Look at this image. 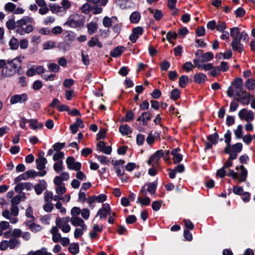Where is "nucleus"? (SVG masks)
I'll use <instances>...</instances> for the list:
<instances>
[{"label": "nucleus", "instance_id": "47", "mask_svg": "<svg viewBox=\"0 0 255 255\" xmlns=\"http://www.w3.org/2000/svg\"><path fill=\"white\" fill-rule=\"evenodd\" d=\"M213 53L212 52L205 53L202 57V60L203 62H208L213 58Z\"/></svg>", "mask_w": 255, "mask_h": 255}, {"label": "nucleus", "instance_id": "30", "mask_svg": "<svg viewBox=\"0 0 255 255\" xmlns=\"http://www.w3.org/2000/svg\"><path fill=\"white\" fill-rule=\"evenodd\" d=\"M125 47L118 46L114 48L110 53V55L113 57H117L121 55L124 51Z\"/></svg>", "mask_w": 255, "mask_h": 255}, {"label": "nucleus", "instance_id": "22", "mask_svg": "<svg viewBox=\"0 0 255 255\" xmlns=\"http://www.w3.org/2000/svg\"><path fill=\"white\" fill-rule=\"evenodd\" d=\"M51 8L53 13H56L60 16H62L66 13L64 8L57 4H54L51 7Z\"/></svg>", "mask_w": 255, "mask_h": 255}, {"label": "nucleus", "instance_id": "26", "mask_svg": "<svg viewBox=\"0 0 255 255\" xmlns=\"http://www.w3.org/2000/svg\"><path fill=\"white\" fill-rule=\"evenodd\" d=\"M114 20L118 21L116 16H112L111 18L105 16L103 19V24L105 27H109L111 26L112 23L115 22Z\"/></svg>", "mask_w": 255, "mask_h": 255}, {"label": "nucleus", "instance_id": "24", "mask_svg": "<svg viewBox=\"0 0 255 255\" xmlns=\"http://www.w3.org/2000/svg\"><path fill=\"white\" fill-rule=\"evenodd\" d=\"M88 45L89 47H94L97 46L99 48H101L103 45L99 40V37L97 35L93 37L88 42Z\"/></svg>", "mask_w": 255, "mask_h": 255}, {"label": "nucleus", "instance_id": "18", "mask_svg": "<svg viewBox=\"0 0 255 255\" xmlns=\"http://www.w3.org/2000/svg\"><path fill=\"white\" fill-rule=\"evenodd\" d=\"M164 155L162 150H159L155 152V153L151 156L150 159L148 160V163L150 164L152 163H158L159 159Z\"/></svg>", "mask_w": 255, "mask_h": 255}, {"label": "nucleus", "instance_id": "4", "mask_svg": "<svg viewBox=\"0 0 255 255\" xmlns=\"http://www.w3.org/2000/svg\"><path fill=\"white\" fill-rule=\"evenodd\" d=\"M243 81L240 78H236L232 85L229 86L227 91V94L229 97H232L235 94L236 96L239 95L243 90Z\"/></svg>", "mask_w": 255, "mask_h": 255}, {"label": "nucleus", "instance_id": "34", "mask_svg": "<svg viewBox=\"0 0 255 255\" xmlns=\"http://www.w3.org/2000/svg\"><path fill=\"white\" fill-rule=\"evenodd\" d=\"M22 198H23V200H24L25 199V195L24 193L22 195H17L15 196L11 200V204L17 205L21 202Z\"/></svg>", "mask_w": 255, "mask_h": 255}, {"label": "nucleus", "instance_id": "27", "mask_svg": "<svg viewBox=\"0 0 255 255\" xmlns=\"http://www.w3.org/2000/svg\"><path fill=\"white\" fill-rule=\"evenodd\" d=\"M28 123H29L30 128L33 130H35L37 128H41L43 127V124L38 123L36 119L28 120Z\"/></svg>", "mask_w": 255, "mask_h": 255}, {"label": "nucleus", "instance_id": "25", "mask_svg": "<svg viewBox=\"0 0 255 255\" xmlns=\"http://www.w3.org/2000/svg\"><path fill=\"white\" fill-rule=\"evenodd\" d=\"M2 216L6 219L9 220L10 223L15 224L17 222L18 219L16 217H12L8 210H5L2 213Z\"/></svg>", "mask_w": 255, "mask_h": 255}, {"label": "nucleus", "instance_id": "29", "mask_svg": "<svg viewBox=\"0 0 255 255\" xmlns=\"http://www.w3.org/2000/svg\"><path fill=\"white\" fill-rule=\"evenodd\" d=\"M29 255H52L51 253L47 252V249L42 248L40 250L36 251H30L28 252Z\"/></svg>", "mask_w": 255, "mask_h": 255}, {"label": "nucleus", "instance_id": "15", "mask_svg": "<svg viewBox=\"0 0 255 255\" xmlns=\"http://www.w3.org/2000/svg\"><path fill=\"white\" fill-rule=\"evenodd\" d=\"M231 46L233 51L242 53L244 50V46L243 44L241 43L240 39H233Z\"/></svg>", "mask_w": 255, "mask_h": 255}, {"label": "nucleus", "instance_id": "60", "mask_svg": "<svg viewBox=\"0 0 255 255\" xmlns=\"http://www.w3.org/2000/svg\"><path fill=\"white\" fill-rule=\"evenodd\" d=\"M180 96V92L177 89H175L173 90L170 94V98L171 99L176 100H177Z\"/></svg>", "mask_w": 255, "mask_h": 255}, {"label": "nucleus", "instance_id": "59", "mask_svg": "<svg viewBox=\"0 0 255 255\" xmlns=\"http://www.w3.org/2000/svg\"><path fill=\"white\" fill-rule=\"evenodd\" d=\"M217 29L220 32H223L226 28V23L224 21H219L216 24Z\"/></svg>", "mask_w": 255, "mask_h": 255}, {"label": "nucleus", "instance_id": "35", "mask_svg": "<svg viewBox=\"0 0 255 255\" xmlns=\"http://www.w3.org/2000/svg\"><path fill=\"white\" fill-rule=\"evenodd\" d=\"M119 130L123 135H127L131 133L130 128L127 125L120 126Z\"/></svg>", "mask_w": 255, "mask_h": 255}, {"label": "nucleus", "instance_id": "17", "mask_svg": "<svg viewBox=\"0 0 255 255\" xmlns=\"http://www.w3.org/2000/svg\"><path fill=\"white\" fill-rule=\"evenodd\" d=\"M152 115L149 112L142 113L141 115L137 118V121H142V125L146 126L148 121L151 120Z\"/></svg>", "mask_w": 255, "mask_h": 255}, {"label": "nucleus", "instance_id": "10", "mask_svg": "<svg viewBox=\"0 0 255 255\" xmlns=\"http://www.w3.org/2000/svg\"><path fill=\"white\" fill-rule=\"evenodd\" d=\"M143 32V29L141 27H136L132 30V33L129 35V38L132 43H135L139 36L141 35Z\"/></svg>", "mask_w": 255, "mask_h": 255}, {"label": "nucleus", "instance_id": "9", "mask_svg": "<svg viewBox=\"0 0 255 255\" xmlns=\"http://www.w3.org/2000/svg\"><path fill=\"white\" fill-rule=\"evenodd\" d=\"M239 117L241 120H245L247 122H251L254 119V114L252 111H248L246 109H243L239 112Z\"/></svg>", "mask_w": 255, "mask_h": 255}, {"label": "nucleus", "instance_id": "62", "mask_svg": "<svg viewBox=\"0 0 255 255\" xmlns=\"http://www.w3.org/2000/svg\"><path fill=\"white\" fill-rule=\"evenodd\" d=\"M120 7L122 9H126L129 6L130 2L126 0H119Z\"/></svg>", "mask_w": 255, "mask_h": 255}, {"label": "nucleus", "instance_id": "31", "mask_svg": "<svg viewBox=\"0 0 255 255\" xmlns=\"http://www.w3.org/2000/svg\"><path fill=\"white\" fill-rule=\"evenodd\" d=\"M225 137V141L227 143V146L225 148V152H228L229 149L230 148L231 144V132L229 130H228L227 132L224 135Z\"/></svg>", "mask_w": 255, "mask_h": 255}, {"label": "nucleus", "instance_id": "7", "mask_svg": "<svg viewBox=\"0 0 255 255\" xmlns=\"http://www.w3.org/2000/svg\"><path fill=\"white\" fill-rule=\"evenodd\" d=\"M28 99L27 94L23 93L21 94H15L12 96L10 99V103L12 105H14L17 103H23L27 101Z\"/></svg>", "mask_w": 255, "mask_h": 255}, {"label": "nucleus", "instance_id": "51", "mask_svg": "<svg viewBox=\"0 0 255 255\" xmlns=\"http://www.w3.org/2000/svg\"><path fill=\"white\" fill-rule=\"evenodd\" d=\"M53 192L51 191H46L44 193V201L45 202H51L53 199Z\"/></svg>", "mask_w": 255, "mask_h": 255}, {"label": "nucleus", "instance_id": "38", "mask_svg": "<svg viewBox=\"0 0 255 255\" xmlns=\"http://www.w3.org/2000/svg\"><path fill=\"white\" fill-rule=\"evenodd\" d=\"M16 7V6L14 3L11 2H9L5 4L4 9L5 11L7 12H14V9H15Z\"/></svg>", "mask_w": 255, "mask_h": 255}, {"label": "nucleus", "instance_id": "1", "mask_svg": "<svg viewBox=\"0 0 255 255\" xmlns=\"http://www.w3.org/2000/svg\"><path fill=\"white\" fill-rule=\"evenodd\" d=\"M23 59V56H18L12 59L7 60L6 65L1 71V76L6 78L13 76L16 74L20 75L21 63Z\"/></svg>", "mask_w": 255, "mask_h": 255}, {"label": "nucleus", "instance_id": "37", "mask_svg": "<svg viewBox=\"0 0 255 255\" xmlns=\"http://www.w3.org/2000/svg\"><path fill=\"white\" fill-rule=\"evenodd\" d=\"M53 169L57 173H59L64 169L63 162L62 160L56 162L53 165Z\"/></svg>", "mask_w": 255, "mask_h": 255}, {"label": "nucleus", "instance_id": "33", "mask_svg": "<svg viewBox=\"0 0 255 255\" xmlns=\"http://www.w3.org/2000/svg\"><path fill=\"white\" fill-rule=\"evenodd\" d=\"M194 81L198 84L203 83L206 79L207 76L205 74L200 73L194 75Z\"/></svg>", "mask_w": 255, "mask_h": 255}, {"label": "nucleus", "instance_id": "39", "mask_svg": "<svg viewBox=\"0 0 255 255\" xmlns=\"http://www.w3.org/2000/svg\"><path fill=\"white\" fill-rule=\"evenodd\" d=\"M69 251L72 254L76 255L79 252V247L78 243L71 244L68 249Z\"/></svg>", "mask_w": 255, "mask_h": 255}, {"label": "nucleus", "instance_id": "52", "mask_svg": "<svg viewBox=\"0 0 255 255\" xmlns=\"http://www.w3.org/2000/svg\"><path fill=\"white\" fill-rule=\"evenodd\" d=\"M64 157V153L62 151H56V153H55L53 154V160L54 161H59L61 160V159H62Z\"/></svg>", "mask_w": 255, "mask_h": 255}, {"label": "nucleus", "instance_id": "54", "mask_svg": "<svg viewBox=\"0 0 255 255\" xmlns=\"http://www.w3.org/2000/svg\"><path fill=\"white\" fill-rule=\"evenodd\" d=\"M232 150L236 152V153L240 152L243 148V145L241 143H237L234 144L232 146H231Z\"/></svg>", "mask_w": 255, "mask_h": 255}, {"label": "nucleus", "instance_id": "55", "mask_svg": "<svg viewBox=\"0 0 255 255\" xmlns=\"http://www.w3.org/2000/svg\"><path fill=\"white\" fill-rule=\"evenodd\" d=\"M242 125H239L237 129L234 131L235 136L237 138H241L242 137Z\"/></svg>", "mask_w": 255, "mask_h": 255}, {"label": "nucleus", "instance_id": "61", "mask_svg": "<svg viewBox=\"0 0 255 255\" xmlns=\"http://www.w3.org/2000/svg\"><path fill=\"white\" fill-rule=\"evenodd\" d=\"M86 230L87 229H84L83 228L81 227L80 228H76L74 232V237L76 239L78 238L83 234L84 231H86Z\"/></svg>", "mask_w": 255, "mask_h": 255}, {"label": "nucleus", "instance_id": "32", "mask_svg": "<svg viewBox=\"0 0 255 255\" xmlns=\"http://www.w3.org/2000/svg\"><path fill=\"white\" fill-rule=\"evenodd\" d=\"M8 44L10 49L16 50L18 48L19 41L17 38L13 36L9 40Z\"/></svg>", "mask_w": 255, "mask_h": 255}, {"label": "nucleus", "instance_id": "2", "mask_svg": "<svg viewBox=\"0 0 255 255\" xmlns=\"http://www.w3.org/2000/svg\"><path fill=\"white\" fill-rule=\"evenodd\" d=\"M33 22V19L27 16L17 20L16 32L20 35L30 33L34 29L33 25L31 24Z\"/></svg>", "mask_w": 255, "mask_h": 255}, {"label": "nucleus", "instance_id": "13", "mask_svg": "<svg viewBox=\"0 0 255 255\" xmlns=\"http://www.w3.org/2000/svg\"><path fill=\"white\" fill-rule=\"evenodd\" d=\"M237 96L238 98L237 99V101H240L243 105H248L250 101V94L245 91H243L237 95Z\"/></svg>", "mask_w": 255, "mask_h": 255}, {"label": "nucleus", "instance_id": "14", "mask_svg": "<svg viewBox=\"0 0 255 255\" xmlns=\"http://www.w3.org/2000/svg\"><path fill=\"white\" fill-rule=\"evenodd\" d=\"M71 224L75 227H80L84 229H87V226L85 224L83 220L78 217H72L70 219Z\"/></svg>", "mask_w": 255, "mask_h": 255}, {"label": "nucleus", "instance_id": "20", "mask_svg": "<svg viewBox=\"0 0 255 255\" xmlns=\"http://www.w3.org/2000/svg\"><path fill=\"white\" fill-rule=\"evenodd\" d=\"M180 150V149L179 148H176L171 151V154L173 156V160L175 163H179L182 160V155L178 153Z\"/></svg>", "mask_w": 255, "mask_h": 255}, {"label": "nucleus", "instance_id": "19", "mask_svg": "<svg viewBox=\"0 0 255 255\" xmlns=\"http://www.w3.org/2000/svg\"><path fill=\"white\" fill-rule=\"evenodd\" d=\"M50 233L52 235V240L54 243H58L61 239V236L59 232L57 227H53L50 230Z\"/></svg>", "mask_w": 255, "mask_h": 255}, {"label": "nucleus", "instance_id": "49", "mask_svg": "<svg viewBox=\"0 0 255 255\" xmlns=\"http://www.w3.org/2000/svg\"><path fill=\"white\" fill-rule=\"evenodd\" d=\"M55 46V43L52 41H47L43 44V49L48 50Z\"/></svg>", "mask_w": 255, "mask_h": 255}, {"label": "nucleus", "instance_id": "56", "mask_svg": "<svg viewBox=\"0 0 255 255\" xmlns=\"http://www.w3.org/2000/svg\"><path fill=\"white\" fill-rule=\"evenodd\" d=\"M56 192L57 194L63 195L66 191V188L64 185L58 186L55 188Z\"/></svg>", "mask_w": 255, "mask_h": 255}, {"label": "nucleus", "instance_id": "46", "mask_svg": "<svg viewBox=\"0 0 255 255\" xmlns=\"http://www.w3.org/2000/svg\"><path fill=\"white\" fill-rule=\"evenodd\" d=\"M137 203H139L141 205L147 206L150 203V199L149 197H145L142 198L140 197H138Z\"/></svg>", "mask_w": 255, "mask_h": 255}, {"label": "nucleus", "instance_id": "43", "mask_svg": "<svg viewBox=\"0 0 255 255\" xmlns=\"http://www.w3.org/2000/svg\"><path fill=\"white\" fill-rule=\"evenodd\" d=\"M219 138V135L217 132H215L212 134L209 135L207 137L208 140L212 143L214 145L218 143V139Z\"/></svg>", "mask_w": 255, "mask_h": 255}, {"label": "nucleus", "instance_id": "21", "mask_svg": "<svg viewBox=\"0 0 255 255\" xmlns=\"http://www.w3.org/2000/svg\"><path fill=\"white\" fill-rule=\"evenodd\" d=\"M46 188V183L44 180H42L40 181L39 184L35 185L34 190L36 194L40 195Z\"/></svg>", "mask_w": 255, "mask_h": 255}, {"label": "nucleus", "instance_id": "5", "mask_svg": "<svg viewBox=\"0 0 255 255\" xmlns=\"http://www.w3.org/2000/svg\"><path fill=\"white\" fill-rule=\"evenodd\" d=\"M241 173L235 172L233 170H229L228 175L239 183L245 182L247 178L248 171L243 165L240 166Z\"/></svg>", "mask_w": 255, "mask_h": 255}, {"label": "nucleus", "instance_id": "28", "mask_svg": "<svg viewBox=\"0 0 255 255\" xmlns=\"http://www.w3.org/2000/svg\"><path fill=\"white\" fill-rule=\"evenodd\" d=\"M7 243H8V248L11 250L19 247L20 244L19 240L13 238H11L9 240L7 241Z\"/></svg>", "mask_w": 255, "mask_h": 255}, {"label": "nucleus", "instance_id": "11", "mask_svg": "<svg viewBox=\"0 0 255 255\" xmlns=\"http://www.w3.org/2000/svg\"><path fill=\"white\" fill-rule=\"evenodd\" d=\"M111 211V207L109 204L105 203L103 204V207L100 209L97 214V216H99L100 219L106 218L107 214H109Z\"/></svg>", "mask_w": 255, "mask_h": 255}, {"label": "nucleus", "instance_id": "50", "mask_svg": "<svg viewBox=\"0 0 255 255\" xmlns=\"http://www.w3.org/2000/svg\"><path fill=\"white\" fill-rule=\"evenodd\" d=\"M10 215L13 216L14 217H16L19 214V209L17 205H14L11 204V207L10 208Z\"/></svg>", "mask_w": 255, "mask_h": 255}, {"label": "nucleus", "instance_id": "42", "mask_svg": "<svg viewBox=\"0 0 255 255\" xmlns=\"http://www.w3.org/2000/svg\"><path fill=\"white\" fill-rule=\"evenodd\" d=\"M150 11L153 14V16L155 20H159L161 19V18L163 16V14L161 12V11L159 10H153L151 9H149Z\"/></svg>", "mask_w": 255, "mask_h": 255}, {"label": "nucleus", "instance_id": "6", "mask_svg": "<svg viewBox=\"0 0 255 255\" xmlns=\"http://www.w3.org/2000/svg\"><path fill=\"white\" fill-rule=\"evenodd\" d=\"M70 221L69 217H65L60 218H56L55 223L58 229H61L62 231L65 233H69L71 230V227L68 224Z\"/></svg>", "mask_w": 255, "mask_h": 255}, {"label": "nucleus", "instance_id": "64", "mask_svg": "<svg viewBox=\"0 0 255 255\" xmlns=\"http://www.w3.org/2000/svg\"><path fill=\"white\" fill-rule=\"evenodd\" d=\"M246 86L249 90H253L255 86V81L253 79H249L247 82Z\"/></svg>", "mask_w": 255, "mask_h": 255}, {"label": "nucleus", "instance_id": "16", "mask_svg": "<svg viewBox=\"0 0 255 255\" xmlns=\"http://www.w3.org/2000/svg\"><path fill=\"white\" fill-rule=\"evenodd\" d=\"M26 177H27V179L29 178H34L36 176H44L46 174V171L45 170L36 172L33 170H28L26 172H24Z\"/></svg>", "mask_w": 255, "mask_h": 255}, {"label": "nucleus", "instance_id": "57", "mask_svg": "<svg viewBox=\"0 0 255 255\" xmlns=\"http://www.w3.org/2000/svg\"><path fill=\"white\" fill-rule=\"evenodd\" d=\"M227 171L226 169L224 167H222L221 168H220L217 170L216 175L217 176H218L220 178H223L226 175L229 176L228 175V174H227Z\"/></svg>", "mask_w": 255, "mask_h": 255}, {"label": "nucleus", "instance_id": "63", "mask_svg": "<svg viewBox=\"0 0 255 255\" xmlns=\"http://www.w3.org/2000/svg\"><path fill=\"white\" fill-rule=\"evenodd\" d=\"M136 143L138 145H141L144 142L145 136L142 134H138L136 136Z\"/></svg>", "mask_w": 255, "mask_h": 255}, {"label": "nucleus", "instance_id": "45", "mask_svg": "<svg viewBox=\"0 0 255 255\" xmlns=\"http://www.w3.org/2000/svg\"><path fill=\"white\" fill-rule=\"evenodd\" d=\"M188 81V78L187 76L182 75L179 78V84L180 87L184 88L185 87Z\"/></svg>", "mask_w": 255, "mask_h": 255}, {"label": "nucleus", "instance_id": "12", "mask_svg": "<svg viewBox=\"0 0 255 255\" xmlns=\"http://www.w3.org/2000/svg\"><path fill=\"white\" fill-rule=\"evenodd\" d=\"M33 187V185L30 182H22L18 183L15 187L14 190L16 193H20L24 189L27 191L30 190Z\"/></svg>", "mask_w": 255, "mask_h": 255}, {"label": "nucleus", "instance_id": "53", "mask_svg": "<svg viewBox=\"0 0 255 255\" xmlns=\"http://www.w3.org/2000/svg\"><path fill=\"white\" fill-rule=\"evenodd\" d=\"M48 68L49 71L52 72L56 73L58 72L59 70V66L57 64L54 63H50L48 65Z\"/></svg>", "mask_w": 255, "mask_h": 255}, {"label": "nucleus", "instance_id": "36", "mask_svg": "<svg viewBox=\"0 0 255 255\" xmlns=\"http://www.w3.org/2000/svg\"><path fill=\"white\" fill-rule=\"evenodd\" d=\"M140 18V14L137 11L133 12L130 15V21L131 23H137Z\"/></svg>", "mask_w": 255, "mask_h": 255}, {"label": "nucleus", "instance_id": "44", "mask_svg": "<svg viewBox=\"0 0 255 255\" xmlns=\"http://www.w3.org/2000/svg\"><path fill=\"white\" fill-rule=\"evenodd\" d=\"M17 23L13 19H9L6 22V26L9 30H13L16 29Z\"/></svg>", "mask_w": 255, "mask_h": 255}, {"label": "nucleus", "instance_id": "41", "mask_svg": "<svg viewBox=\"0 0 255 255\" xmlns=\"http://www.w3.org/2000/svg\"><path fill=\"white\" fill-rule=\"evenodd\" d=\"M146 186H147V191L151 194H154L157 188V184L154 182H149L146 184Z\"/></svg>", "mask_w": 255, "mask_h": 255}, {"label": "nucleus", "instance_id": "48", "mask_svg": "<svg viewBox=\"0 0 255 255\" xmlns=\"http://www.w3.org/2000/svg\"><path fill=\"white\" fill-rule=\"evenodd\" d=\"M87 28L90 34L94 33L97 29L96 24L93 22H90L89 24H88L87 25Z\"/></svg>", "mask_w": 255, "mask_h": 255}, {"label": "nucleus", "instance_id": "58", "mask_svg": "<svg viewBox=\"0 0 255 255\" xmlns=\"http://www.w3.org/2000/svg\"><path fill=\"white\" fill-rule=\"evenodd\" d=\"M43 209L45 212L50 213L52 211L53 206L51 202H46L43 205Z\"/></svg>", "mask_w": 255, "mask_h": 255}, {"label": "nucleus", "instance_id": "40", "mask_svg": "<svg viewBox=\"0 0 255 255\" xmlns=\"http://www.w3.org/2000/svg\"><path fill=\"white\" fill-rule=\"evenodd\" d=\"M240 34V28L238 27H234L230 28V35L233 39H238V36Z\"/></svg>", "mask_w": 255, "mask_h": 255}, {"label": "nucleus", "instance_id": "8", "mask_svg": "<svg viewBox=\"0 0 255 255\" xmlns=\"http://www.w3.org/2000/svg\"><path fill=\"white\" fill-rule=\"evenodd\" d=\"M67 168L69 170L79 171L81 169V164L79 162H75V158L73 156L68 157L66 161Z\"/></svg>", "mask_w": 255, "mask_h": 255}, {"label": "nucleus", "instance_id": "3", "mask_svg": "<svg viewBox=\"0 0 255 255\" xmlns=\"http://www.w3.org/2000/svg\"><path fill=\"white\" fill-rule=\"evenodd\" d=\"M84 16L83 15L76 13L71 15L64 25L72 28H80L84 26Z\"/></svg>", "mask_w": 255, "mask_h": 255}, {"label": "nucleus", "instance_id": "23", "mask_svg": "<svg viewBox=\"0 0 255 255\" xmlns=\"http://www.w3.org/2000/svg\"><path fill=\"white\" fill-rule=\"evenodd\" d=\"M37 168L39 170L43 171L45 168V165L47 163V159L44 157H40L36 160Z\"/></svg>", "mask_w": 255, "mask_h": 255}]
</instances>
